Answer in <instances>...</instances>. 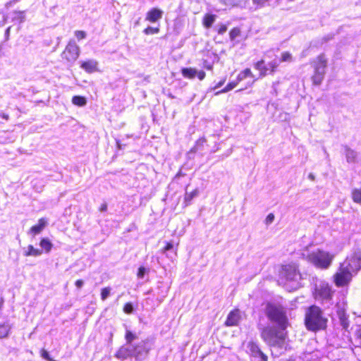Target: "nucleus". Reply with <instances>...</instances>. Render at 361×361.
Instances as JSON below:
<instances>
[{
    "mask_svg": "<svg viewBox=\"0 0 361 361\" xmlns=\"http://www.w3.org/2000/svg\"><path fill=\"white\" fill-rule=\"evenodd\" d=\"M326 323L327 319L319 307L312 305L306 310L305 324L308 330L317 331L324 329Z\"/></svg>",
    "mask_w": 361,
    "mask_h": 361,
    "instance_id": "obj_1",
    "label": "nucleus"
},
{
    "mask_svg": "<svg viewBox=\"0 0 361 361\" xmlns=\"http://www.w3.org/2000/svg\"><path fill=\"white\" fill-rule=\"evenodd\" d=\"M301 257L318 268L326 269L331 265L334 255L321 250L310 252L308 249H305Z\"/></svg>",
    "mask_w": 361,
    "mask_h": 361,
    "instance_id": "obj_2",
    "label": "nucleus"
},
{
    "mask_svg": "<svg viewBox=\"0 0 361 361\" xmlns=\"http://www.w3.org/2000/svg\"><path fill=\"white\" fill-rule=\"evenodd\" d=\"M267 314L269 319L276 322L281 329L285 330L287 328L286 312L281 305L269 304L267 307Z\"/></svg>",
    "mask_w": 361,
    "mask_h": 361,
    "instance_id": "obj_3",
    "label": "nucleus"
},
{
    "mask_svg": "<svg viewBox=\"0 0 361 361\" xmlns=\"http://www.w3.org/2000/svg\"><path fill=\"white\" fill-rule=\"evenodd\" d=\"M281 276V279H284L287 282L291 283L292 289L295 290L300 287L301 274L295 264H290L283 266Z\"/></svg>",
    "mask_w": 361,
    "mask_h": 361,
    "instance_id": "obj_4",
    "label": "nucleus"
},
{
    "mask_svg": "<svg viewBox=\"0 0 361 361\" xmlns=\"http://www.w3.org/2000/svg\"><path fill=\"white\" fill-rule=\"evenodd\" d=\"M261 336L270 346H281L285 339V334L282 331L271 326L264 328L261 333Z\"/></svg>",
    "mask_w": 361,
    "mask_h": 361,
    "instance_id": "obj_5",
    "label": "nucleus"
},
{
    "mask_svg": "<svg viewBox=\"0 0 361 361\" xmlns=\"http://www.w3.org/2000/svg\"><path fill=\"white\" fill-rule=\"evenodd\" d=\"M80 56V47L74 40H70L64 51L61 54V58L66 63L73 64Z\"/></svg>",
    "mask_w": 361,
    "mask_h": 361,
    "instance_id": "obj_6",
    "label": "nucleus"
},
{
    "mask_svg": "<svg viewBox=\"0 0 361 361\" xmlns=\"http://www.w3.org/2000/svg\"><path fill=\"white\" fill-rule=\"evenodd\" d=\"M353 274L345 264H341L338 272L334 275V281L337 286H343L348 283L353 276Z\"/></svg>",
    "mask_w": 361,
    "mask_h": 361,
    "instance_id": "obj_7",
    "label": "nucleus"
},
{
    "mask_svg": "<svg viewBox=\"0 0 361 361\" xmlns=\"http://www.w3.org/2000/svg\"><path fill=\"white\" fill-rule=\"evenodd\" d=\"M247 350L250 355L252 361H267L268 357L260 350L259 346L254 342H249Z\"/></svg>",
    "mask_w": 361,
    "mask_h": 361,
    "instance_id": "obj_8",
    "label": "nucleus"
},
{
    "mask_svg": "<svg viewBox=\"0 0 361 361\" xmlns=\"http://www.w3.org/2000/svg\"><path fill=\"white\" fill-rule=\"evenodd\" d=\"M149 349V342L142 341L136 345H133V357H135L137 360H142L147 355Z\"/></svg>",
    "mask_w": 361,
    "mask_h": 361,
    "instance_id": "obj_9",
    "label": "nucleus"
},
{
    "mask_svg": "<svg viewBox=\"0 0 361 361\" xmlns=\"http://www.w3.org/2000/svg\"><path fill=\"white\" fill-rule=\"evenodd\" d=\"M352 272L355 273L361 268V254L354 253L343 263Z\"/></svg>",
    "mask_w": 361,
    "mask_h": 361,
    "instance_id": "obj_10",
    "label": "nucleus"
},
{
    "mask_svg": "<svg viewBox=\"0 0 361 361\" xmlns=\"http://www.w3.org/2000/svg\"><path fill=\"white\" fill-rule=\"evenodd\" d=\"M331 294L330 286L325 283H321L315 289V298L317 300H329Z\"/></svg>",
    "mask_w": 361,
    "mask_h": 361,
    "instance_id": "obj_11",
    "label": "nucleus"
},
{
    "mask_svg": "<svg viewBox=\"0 0 361 361\" xmlns=\"http://www.w3.org/2000/svg\"><path fill=\"white\" fill-rule=\"evenodd\" d=\"M181 72L185 78L190 79L195 78L197 76L200 80H202L205 78V73L204 71H197L196 69L192 68H183Z\"/></svg>",
    "mask_w": 361,
    "mask_h": 361,
    "instance_id": "obj_12",
    "label": "nucleus"
},
{
    "mask_svg": "<svg viewBox=\"0 0 361 361\" xmlns=\"http://www.w3.org/2000/svg\"><path fill=\"white\" fill-rule=\"evenodd\" d=\"M240 319L241 315L239 310H234L228 314L225 325L227 326H237Z\"/></svg>",
    "mask_w": 361,
    "mask_h": 361,
    "instance_id": "obj_13",
    "label": "nucleus"
},
{
    "mask_svg": "<svg viewBox=\"0 0 361 361\" xmlns=\"http://www.w3.org/2000/svg\"><path fill=\"white\" fill-rule=\"evenodd\" d=\"M98 61L94 59H90L80 62V68L88 73L98 71Z\"/></svg>",
    "mask_w": 361,
    "mask_h": 361,
    "instance_id": "obj_14",
    "label": "nucleus"
},
{
    "mask_svg": "<svg viewBox=\"0 0 361 361\" xmlns=\"http://www.w3.org/2000/svg\"><path fill=\"white\" fill-rule=\"evenodd\" d=\"M133 345H125L121 346L116 353V357L119 359H126L133 357Z\"/></svg>",
    "mask_w": 361,
    "mask_h": 361,
    "instance_id": "obj_15",
    "label": "nucleus"
},
{
    "mask_svg": "<svg viewBox=\"0 0 361 361\" xmlns=\"http://www.w3.org/2000/svg\"><path fill=\"white\" fill-rule=\"evenodd\" d=\"M326 67V60L323 54L319 55L314 62V73L325 74Z\"/></svg>",
    "mask_w": 361,
    "mask_h": 361,
    "instance_id": "obj_16",
    "label": "nucleus"
},
{
    "mask_svg": "<svg viewBox=\"0 0 361 361\" xmlns=\"http://www.w3.org/2000/svg\"><path fill=\"white\" fill-rule=\"evenodd\" d=\"M47 224V220L44 218H42L39 219L38 224L37 225L31 227L29 232L33 234L34 235L39 234L46 227Z\"/></svg>",
    "mask_w": 361,
    "mask_h": 361,
    "instance_id": "obj_17",
    "label": "nucleus"
},
{
    "mask_svg": "<svg viewBox=\"0 0 361 361\" xmlns=\"http://www.w3.org/2000/svg\"><path fill=\"white\" fill-rule=\"evenodd\" d=\"M42 254V250L35 248L32 245H30L27 247V250L25 251L24 255L26 257L34 256L37 257Z\"/></svg>",
    "mask_w": 361,
    "mask_h": 361,
    "instance_id": "obj_18",
    "label": "nucleus"
},
{
    "mask_svg": "<svg viewBox=\"0 0 361 361\" xmlns=\"http://www.w3.org/2000/svg\"><path fill=\"white\" fill-rule=\"evenodd\" d=\"M11 326L8 324H0V338H7L11 331Z\"/></svg>",
    "mask_w": 361,
    "mask_h": 361,
    "instance_id": "obj_19",
    "label": "nucleus"
},
{
    "mask_svg": "<svg viewBox=\"0 0 361 361\" xmlns=\"http://www.w3.org/2000/svg\"><path fill=\"white\" fill-rule=\"evenodd\" d=\"M39 245L47 253L49 252L53 247V244L48 238H42Z\"/></svg>",
    "mask_w": 361,
    "mask_h": 361,
    "instance_id": "obj_20",
    "label": "nucleus"
},
{
    "mask_svg": "<svg viewBox=\"0 0 361 361\" xmlns=\"http://www.w3.org/2000/svg\"><path fill=\"white\" fill-rule=\"evenodd\" d=\"M221 4L226 6L234 7L240 6L243 3V0H219Z\"/></svg>",
    "mask_w": 361,
    "mask_h": 361,
    "instance_id": "obj_21",
    "label": "nucleus"
},
{
    "mask_svg": "<svg viewBox=\"0 0 361 361\" xmlns=\"http://www.w3.org/2000/svg\"><path fill=\"white\" fill-rule=\"evenodd\" d=\"M216 19L215 15L207 14L203 20V24L205 27L209 28L212 27V24L214 23Z\"/></svg>",
    "mask_w": 361,
    "mask_h": 361,
    "instance_id": "obj_22",
    "label": "nucleus"
},
{
    "mask_svg": "<svg viewBox=\"0 0 361 361\" xmlns=\"http://www.w3.org/2000/svg\"><path fill=\"white\" fill-rule=\"evenodd\" d=\"M247 77H252V78L254 77V75L250 68H245L244 71H241L237 77V80L239 82L245 80Z\"/></svg>",
    "mask_w": 361,
    "mask_h": 361,
    "instance_id": "obj_23",
    "label": "nucleus"
},
{
    "mask_svg": "<svg viewBox=\"0 0 361 361\" xmlns=\"http://www.w3.org/2000/svg\"><path fill=\"white\" fill-rule=\"evenodd\" d=\"M345 157L348 162H354L355 161L357 154L355 151L349 148H346Z\"/></svg>",
    "mask_w": 361,
    "mask_h": 361,
    "instance_id": "obj_24",
    "label": "nucleus"
},
{
    "mask_svg": "<svg viewBox=\"0 0 361 361\" xmlns=\"http://www.w3.org/2000/svg\"><path fill=\"white\" fill-rule=\"evenodd\" d=\"M146 19L151 22L157 21L158 20V9L155 8L148 12Z\"/></svg>",
    "mask_w": 361,
    "mask_h": 361,
    "instance_id": "obj_25",
    "label": "nucleus"
},
{
    "mask_svg": "<svg viewBox=\"0 0 361 361\" xmlns=\"http://www.w3.org/2000/svg\"><path fill=\"white\" fill-rule=\"evenodd\" d=\"M72 102L77 106H82L86 104V99L83 97L74 96L72 99Z\"/></svg>",
    "mask_w": 361,
    "mask_h": 361,
    "instance_id": "obj_26",
    "label": "nucleus"
},
{
    "mask_svg": "<svg viewBox=\"0 0 361 361\" xmlns=\"http://www.w3.org/2000/svg\"><path fill=\"white\" fill-rule=\"evenodd\" d=\"M325 74L314 73L312 77V82L314 85H319L322 83Z\"/></svg>",
    "mask_w": 361,
    "mask_h": 361,
    "instance_id": "obj_27",
    "label": "nucleus"
},
{
    "mask_svg": "<svg viewBox=\"0 0 361 361\" xmlns=\"http://www.w3.org/2000/svg\"><path fill=\"white\" fill-rule=\"evenodd\" d=\"M352 198L356 203H361V190L354 189L352 192Z\"/></svg>",
    "mask_w": 361,
    "mask_h": 361,
    "instance_id": "obj_28",
    "label": "nucleus"
},
{
    "mask_svg": "<svg viewBox=\"0 0 361 361\" xmlns=\"http://www.w3.org/2000/svg\"><path fill=\"white\" fill-rule=\"evenodd\" d=\"M199 194V190L197 189H195L191 192H186L185 195V201L190 202L194 197H197Z\"/></svg>",
    "mask_w": 361,
    "mask_h": 361,
    "instance_id": "obj_29",
    "label": "nucleus"
},
{
    "mask_svg": "<svg viewBox=\"0 0 361 361\" xmlns=\"http://www.w3.org/2000/svg\"><path fill=\"white\" fill-rule=\"evenodd\" d=\"M238 83V80L236 82H229L222 90L216 92V94H218L219 93H225V92H227L233 90V88H235L237 86Z\"/></svg>",
    "mask_w": 361,
    "mask_h": 361,
    "instance_id": "obj_30",
    "label": "nucleus"
},
{
    "mask_svg": "<svg viewBox=\"0 0 361 361\" xmlns=\"http://www.w3.org/2000/svg\"><path fill=\"white\" fill-rule=\"evenodd\" d=\"M126 340L128 345H132L131 343L133 340L137 338V336L135 334L132 333L130 331H126Z\"/></svg>",
    "mask_w": 361,
    "mask_h": 361,
    "instance_id": "obj_31",
    "label": "nucleus"
},
{
    "mask_svg": "<svg viewBox=\"0 0 361 361\" xmlns=\"http://www.w3.org/2000/svg\"><path fill=\"white\" fill-rule=\"evenodd\" d=\"M111 293V288L106 287L102 289L101 292V299L102 300H105L109 295Z\"/></svg>",
    "mask_w": 361,
    "mask_h": 361,
    "instance_id": "obj_32",
    "label": "nucleus"
},
{
    "mask_svg": "<svg viewBox=\"0 0 361 361\" xmlns=\"http://www.w3.org/2000/svg\"><path fill=\"white\" fill-rule=\"evenodd\" d=\"M40 355L41 357L46 360H48V361H55L54 360H53L49 353L45 350V349H42L41 351H40Z\"/></svg>",
    "mask_w": 361,
    "mask_h": 361,
    "instance_id": "obj_33",
    "label": "nucleus"
},
{
    "mask_svg": "<svg viewBox=\"0 0 361 361\" xmlns=\"http://www.w3.org/2000/svg\"><path fill=\"white\" fill-rule=\"evenodd\" d=\"M240 31L239 29H238V28L232 29L229 33L231 39V40L235 39L237 37H238L240 35Z\"/></svg>",
    "mask_w": 361,
    "mask_h": 361,
    "instance_id": "obj_34",
    "label": "nucleus"
},
{
    "mask_svg": "<svg viewBox=\"0 0 361 361\" xmlns=\"http://www.w3.org/2000/svg\"><path fill=\"white\" fill-rule=\"evenodd\" d=\"M278 66H279V63L276 60L271 61L268 64L269 69L271 71V73H274L275 71V70L276 69Z\"/></svg>",
    "mask_w": 361,
    "mask_h": 361,
    "instance_id": "obj_35",
    "label": "nucleus"
},
{
    "mask_svg": "<svg viewBox=\"0 0 361 361\" xmlns=\"http://www.w3.org/2000/svg\"><path fill=\"white\" fill-rule=\"evenodd\" d=\"M275 216L274 214L272 213H270L267 215V216L265 219L264 223L266 225H270L274 220Z\"/></svg>",
    "mask_w": 361,
    "mask_h": 361,
    "instance_id": "obj_36",
    "label": "nucleus"
},
{
    "mask_svg": "<svg viewBox=\"0 0 361 361\" xmlns=\"http://www.w3.org/2000/svg\"><path fill=\"white\" fill-rule=\"evenodd\" d=\"M75 35L80 40L86 37V32L82 30H77L75 32Z\"/></svg>",
    "mask_w": 361,
    "mask_h": 361,
    "instance_id": "obj_37",
    "label": "nucleus"
},
{
    "mask_svg": "<svg viewBox=\"0 0 361 361\" xmlns=\"http://www.w3.org/2000/svg\"><path fill=\"white\" fill-rule=\"evenodd\" d=\"M291 54L288 52H283L281 54V61H290L291 60Z\"/></svg>",
    "mask_w": 361,
    "mask_h": 361,
    "instance_id": "obj_38",
    "label": "nucleus"
},
{
    "mask_svg": "<svg viewBox=\"0 0 361 361\" xmlns=\"http://www.w3.org/2000/svg\"><path fill=\"white\" fill-rule=\"evenodd\" d=\"M123 311L127 313L130 314L133 311V307L131 303H126L123 307Z\"/></svg>",
    "mask_w": 361,
    "mask_h": 361,
    "instance_id": "obj_39",
    "label": "nucleus"
},
{
    "mask_svg": "<svg viewBox=\"0 0 361 361\" xmlns=\"http://www.w3.org/2000/svg\"><path fill=\"white\" fill-rule=\"evenodd\" d=\"M144 32L146 35L154 34V33L158 32V28H154V27H147L146 29H145Z\"/></svg>",
    "mask_w": 361,
    "mask_h": 361,
    "instance_id": "obj_40",
    "label": "nucleus"
},
{
    "mask_svg": "<svg viewBox=\"0 0 361 361\" xmlns=\"http://www.w3.org/2000/svg\"><path fill=\"white\" fill-rule=\"evenodd\" d=\"M146 272H147V269L145 267H140L138 269V272H137V277L143 278Z\"/></svg>",
    "mask_w": 361,
    "mask_h": 361,
    "instance_id": "obj_41",
    "label": "nucleus"
},
{
    "mask_svg": "<svg viewBox=\"0 0 361 361\" xmlns=\"http://www.w3.org/2000/svg\"><path fill=\"white\" fill-rule=\"evenodd\" d=\"M338 314H339V316H340V319H341V323H342L343 326L344 328H346V327H347V324H346V322H345V321H346V318H345V317L344 314H343V313H342V314H341V313L339 312H338Z\"/></svg>",
    "mask_w": 361,
    "mask_h": 361,
    "instance_id": "obj_42",
    "label": "nucleus"
},
{
    "mask_svg": "<svg viewBox=\"0 0 361 361\" xmlns=\"http://www.w3.org/2000/svg\"><path fill=\"white\" fill-rule=\"evenodd\" d=\"M264 60H261V61H257L255 64V68L258 70V71H261L262 68L264 66Z\"/></svg>",
    "mask_w": 361,
    "mask_h": 361,
    "instance_id": "obj_43",
    "label": "nucleus"
},
{
    "mask_svg": "<svg viewBox=\"0 0 361 361\" xmlns=\"http://www.w3.org/2000/svg\"><path fill=\"white\" fill-rule=\"evenodd\" d=\"M253 3L258 6H264L265 3L269 1V0H252Z\"/></svg>",
    "mask_w": 361,
    "mask_h": 361,
    "instance_id": "obj_44",
    "label": "nucleus"
},
{
    "mask_svg": "<svg viewBox=\"0 0 361 361\" xmlns=\"http://www.w3.org/2000/svg\"><path fill=\"white\" fill-rule=\"evenodd\" d=\"M227 30V27L225 25H221L218 29V33L220 35L224 34Z\"/></svg>",
    "mask_w": 361,
    "mask_h": 361,
    "instance_id": "obj_45",
    "label": "nucleus"
},
{
    "mask_svg": "<svg viewBox=\"0 0 361 361\" xmlns=\"http://www.w3.org/2000/svg\"><path fill=\"white\" fill-rule=\"evenodd\" d=\"M268 68L265 66H263V67L262 68L261 71H259L260 72V76L261 77H264L267 75V72L268 71Z\"/></svg>",
    "mask_w": 361,
    "mask_h": 361,
    "instance_id": "obj_46",
    "label": "nucleus"
},
{
    "mask_svg": "<svg viewBox=\"0 0 361 361\" xmlns=\"http://www.w3.org/2000/svg\"><path fill=\"white\" fill-rule=\"evenodd\" d=\"M84 284V281L81 279L77 280L75 281V286L77 288H80Z\"/></svg>",
    "mask_w": 361,
    "mask_h": 361,
    "instance_id": "obj_47",
    "label": "nucleus"
},
{
    "mask_svg": "<svg viewBox=\"0 0 361 361\" xmlns=\"http://www.w3.org/2000/svg\"><path fill=\"white\" fill-rule=\"evenodd\" d=\"M10 30H11V27H8L6 30V31H5V39H6V40H8V39H9Z\"/></svg>",
    "mask_w": 361,
    "mask_h": 361,
    "instance_id": "obj_48",
    "label": "nucleus"
},
{
    "mask_svg": "<svg viewBox=\"0 0 361 361\" xmlns=\"http://www.w3.org/2000/svg\"><path fill=\"white\" fill-rule=\"evenodd\" d=\"M107 209V204L106 203H104L101 205L100 208H99V211L100 212H106Z\"/></svg>",
    "mask_w": 361,
    "mask_h": 361,
    "instance_id": "obj_49",
    "label": "nucleus"
},
{
    "mask_svg": "<svg viewBox=\"0 0 361 361\" xmlns=\"http://www.w3.org/2000/svg\"><path fill=\"white\" fill-rule=\"evenodd\" d=\"M173 247V243H167L166 246L165 247L164 251L169 250L172 249Z\"/></svg>",
    "mask_w": 361,
    "mask_h": 361,
    "instance_id": "obj_50",
    "label": "nucleus"
},
{
    "mask_svg": "<svg viewBox=\"0 0 361 361\" xmlns=\"http://www.w3.org/2000/svg\"><path fill=\"white\" fill-rule=\"evenodd\" d=\"M225 81H226V79H225V78H224V80H221L220 82H219L216 84V85L215 86V87H214V88H215V89H216V88L220 87L221 86H222V85L224 84Z\"/></svg>",
    "mask_w": 361,
    "mask_h": 361,
    "instance_id": "obj_51",
    "label": "nucleus"
},
{
    "mask_svg": "<svg viewBox=\"0 0 361 361\" xmlns=\"http://www.w3.org/2000/svg\"><path fill=\"white\" fill-rule=\"evenodd\" d=\"M0 116L5 120H8L9 116L4 112L0 113Z\"/></svg>",
    "mask_w": 361,
    "mask_h": 361,
    "instance_id": "obj_52",
    "label": "nucleus"
},
{
    "mask_svg": "<svg viewBox=\"0 0 361 361\" xmlns=\"http://www.w3.org/2000/svg\"><path fill=\"white\" fill-rule=\"evenodd\" d=\"M308 178L311 180H314L315 179V176L314 174L312 173H310L309 176H308Z\"/></svg>",
    "mask_w": 361,
    "mask_h": 361,
    "instance_id": "obj_53",
    "label": "nucleus"
},
{
    "mask_svg": "<svg viewBox=\"0 0 361 361\" xmlns=\"http://www.w3.org/2000/svg\"><path fill=\"white\" fill-rule=\"evenodd\" d=\"M2 44H0V58H1L4 55V53L2 51Z\"/></svg>",
    "mask_w": 361,
    "mask_h": 361,
    "instance_id": "obj_54",
    "label": "nucleus"
},
{
    "mask_svg": "<svg viewBox=\"0 0 361 361\" xmlns=\"http://www.w3.org/2000/svg\"><path fill=\"white\" fill-rule=\"evenodd\" d=\"M359 337L361 338V329L357 331Z\"/></svg>",
    "mask_w": 361,
    "mask_h": 361,
    "instance_id": "obj_55",
    "label": "nucleus"
},
{
    "mask_svg": "<svg viewBox=\"0 0 361 361\" xmlns=\"http://www.w3.org/2000/svg\"><path fill=\"white\" fill-rule=\"evenodd\" d=\"M205 67H206L207 69H211V68H212V66H210V65H209V66H205Z\"/></svg>",
    "mask_w": 361,
    "mask_h": 361,
    "instance_id": "obj_56",
    "label": "nucleus"
},
{
    "mask_svg": "<svg viewBox=\"0 0 361 361\" xmlns=\"http://www.w3.org/2000/svg\"><path fill=\"white\" fill-rule=\"evenodd\" d=\"M159 18L161 17V11H159Z\"/></svg>",
    "mask_w": 361,
    "mask_h": 361,
    "instance_id": "obj_57",
    "label": "nucleus"
}]
</instances>
